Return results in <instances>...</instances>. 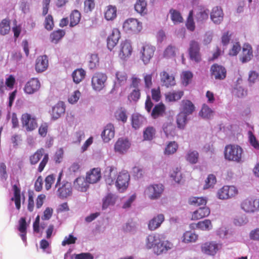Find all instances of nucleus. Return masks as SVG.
I'll return each mask as SVG.
<instances>
[{"label": "nucleus", "instance_id": "nucleus-46", "mask_svg": "<svg viewBox=\"0 0 259 259\" xmlns=\"http://www.w3.org/2000/svg\"><path fill=\"white\" fill-rule=\"evenodd\" d=\"M145 119L141 115H133L132 116V123L133 127L135 129L141 126Z\"/></svg>", "mask_w": 259, "mask_h": 259}, {"label": "nucleus", "instance_id": "nucleus-52", "mask_svg": "<svg viewBox=\"0 0 259 259\" xmlns=\"http://www.w3.org/2000/svg\"><path fill=\"white\" fill-rule=\"evenodd\" d=\"M152 118L156 119L162 115V102L156 105L150 113Z\"/></svg>", "mask_w": 259, "mask_h": 259}, {"label": "nucleus", "instance_id": "nucleus-42", "mask_svg": "<svg viewBox=\"0 0 259 259\" xmlns=\"http://www.w3.org/2000/svg\"><path fill=\"white\" fill-rule=\"evenodd\" d=\"M183 241L185 243L194 242L198 239V235L194 232L187 231L183 236Z\"/></svg>", "mask_w": 259, "mask_h": 259}, {"label": "nucleus", "instance_id": "nucleus-62", "mask_svg": "<svg viewBox=\"0 0 259 259\" xmlns=\"http://www.w3.org/2000/svg\"><path fill=\"white\" fill-rule=\"evenodd\" d=\"M155 134V129L152 127H148L144 132L143 137L145 140H151L154 137Z\"/></svg>", "mask_w": 259, "mask_h": 259}, {"label": "nucleus", "instance_id": "nucleus-51", "mask_svg": "<svg viewBox=\"0 0 259 259\" xmlns=\"http://www.w3.org/2000/svg\"><path fill=\"white\" fill-rule=\"evenodd\" d=\"M196 226L197 228L202 230H209L212 227L211 221L207 219L199 222L196 224Z\"/></svg>", "mask_w": 259, "mask_h": 259}, {"label": "nucleus", "instance_id": "nucleus-59", "mask_svg": "<svg viewBox=\"0 0 259 259\" xmlns=\"http://www.w3.org/2000/svg\"><path fill=\"white\" fill-rule=\"evenodd\" d=\"M118 83L120 85L124 84L127 80V75L124 71H118L116 73Z\"/></svg>", "mask_w": 259, "mask_h": 259}, {"label": "nucleus", "instance_id": "nucleus-32", "mask_svg": "<svg viewBox=\"0 0 259 259\" xmlns=\"http://www.w3.org/2000/svg\"><path fill=\"white\" fill-rule=\"evenodd\" d=\"M18 230L20 232V236L24 242H26L27 223L25 218H21L19 221Z\"/></svg>", "mask_w": 259, "mask_h": 259}, {"label": "nucleus", "instance_id": "nucleus-39", "mask_svg": "<svg viewBox=\"0 0 259 259\" xmlns=\"http://www.w3.org/2000/svg\"><path fill=\"white\" fill-rule=\"evenodd\" d=\"M213 111L207 105L204 104L199 112V115L205 119H210L213 116Z\"/></svg>", "mask_w": 259, "mask_h": 259}, {"label": "nucleus", "instance_id": "nucleus-16", "mask_svg": "<svg viewBox=\"0 0 259 259\" xmlns=\"http://www.w3.org/2000/svg\"><path fill=\"white\" fill-rule=\"evenodd\" d=\"M72 192V185L69 182L63 183L57 190V195L60 198L64 199L71 195Z\"/></svg>", "mask_w": 259, "mask_h": 259}, {"label": "nucleus", "instance_id": "nucleus-53", "mask_svg": "<svg viewBox=\"0 0 259 259\" xmlns=\"http://www.w3.org/2000/svg\"><path fill=\"white\" fill-rule=\"evenodd\" d=\"M65 31L63 30H58L53 31L50 35L51 41L53 42H57L65 35Z\"/></svg>", "mask_w": 259, "mask_h": 259}, {"label": "nucleus", "instance_id": "nucleus-54", "mask_svg": "<svg viewBox=\"0 0 259 259\" xmlns=\"http://www.w3.org/2000/svg\"><path fill=\"white\" fill-rule=\"evenodd\" d=\"M186 25L189 30L193 31L195 30V25L193 20V11L192 10L189 12Z\"/></svg>", "mask_w": 259, "mask_h": 259}, {"label": "nucleus", "instance_id": "nucleus-9", "mask_svg": "<svg viewBox=\"0 0 259 259\" xmlns=\"http://www.w3.org/2000/svg\"><path fill=\"white\" fill-rule=\"evenodd\" d=\"M221 243L215 241L207 242L201 245L202 252L209 255H214L222 248Z\"/></svg>", "mask_w": 259, "mask_h": 259}, {"label": "nucleus", "instance_id": "nucleus-63", "mask_svg": "<svg viewBox=\"0 0 259 259\" xmlns=\"http://www.w3.org/2000/svg\"><path fill=\"white\" fill-rule=\"evenodd\" d=\"M141 96L140 91L139 89H135L128 96V99L131 102H137Z\"/></svg>", "mask_w": 259, "mask_h": 259}, {"label": "nucleus", "instance_id": "nucleus-64", "mask_svg": "<svg viewBox=\"0 0 259 259\" xmlns=\"http://www.w3.org/2000/svg\"><path fill=\"white\" fill-rule=\"evenodd\" d=\"M241 50V46L238 42H236L233 44L231 48L230 49L229 55L230 56H236Z\"/></svg>", "mask_w": 259, "mask_h": 259}, {"label": "nucleus", "instance_id": "nucleus-34", "mask_svg": "<svg viewBox=\"0 0 259 259\" xmlns=\"http://www.w3.org/2000/svg\"><path fill=\"white\" fill-rule=\"evenodd\" d=\"M13 189L14 191V197L11 198V200L15 202L16 208L19 210L21 207L20 189L16 185H14L13 186Z\"/></svg>", "mask_w": 259, "mask_h": 259}, {"label": "nucleus", "instance_id": "nucleus-30", "mask_svg": "<svg viewBox=\"0 0 259 259\" xmlns=\"http://www.w3.org/2000/svg\"><path fill=\"white\" fill-rule=\"evenodd\" d=\"M88 182L83 177H78L74 182L75 189L81 192H85L88 187Z\"/></svg>", "mask_w": 259, "mask_h": 259}, {"label": "nucleus", "instance_id": "nucleus-50", "mask_svg": "<svg viewBox=\"0 0 259 259\" xmlns=\"http://www.w3.org/2000/svg\"><path fill=\"white\" fill-rule=\"evenodd\" d=\"M178 148V145L176 142H170L165 149L164 153L166 155L172 154L177 151Z\"/></svg>", "mask_w": 259, "mask_h": 259}, {"label": "nucleus", "instance_id": "nucleus-14", "mask_svg": "<svg viewBox=\"0 0 259 259\" xmlns=\"http://www.w3.org/2000/svg\"><path fill=\"white\" fill-rule=\"evenodd\" d=\"M40 82L38 78H32L25 84L24 91L27 94H33L40 88Z\"/></svg>", "mask_w": 259, "mask_h": 259}, {"label": "nucleus", "instance_id": "nucleus-43", "mask_svg": "<svg viewBox=\"0 0 259 259\" xmlns=\"http://www.w3.org/2000/svg\"><path fill=\"white\" fill-rule=\"evenodd\" d=\"M116 198L114 196L111 194H108L103 200L102 208L106 209L110 205H113L115 203Z\"/></svg>", "mask_w": 259, "mask_h": 259}, {"label": "nucleus", "instance_id": "nucleus-3", "mask_svg": "<svg viewBox=\"0 0 259 259\" xmlns=\"http://www.w3.org/2000/svg\"><path fill=\"white\" fill-rule=\"evenodd\" d=\"M122 27L126 32L131 34H138L143 28L142 23L137 19L133 18L125 20L123 23Z\"/></svg>", "mask_w": 259, "mask_h": 259}, {"label": "nucleus", "instance_id": "nucleus-48", "mask_svg": "<svg viewBox=\"0 0 259 259\" xmlns=\"http://www.w3.org/2000/svg\"><path fill=\"white\" fill-rule=\"evenodd\" d=\"M10 30V21L3 19L0 23V33L2 35L8 34Z\"/></svg>", "mask_w": 259, "mask_h": 259}, {"label": "nucleus", "instance_id": "nucleus-37", "mask_svg": "<svg viewBox=\"0 0 259 259\" xmlns=\"http://www.w3.org/2000/svg\"><path fill=\"white\" fill-rule=\"evenodd\" d=\"M188 202L191 205L199 206L205 205L207 200L206 198L202 197H191L189 198Z\"/></svg>", "mask_w": 259, "mask_h": 259}, {"label": "nucleus", "instance_id": "nucleus-55", "mask_svg": "<svg viewBox=\"0 0 259 259\" xmlns=\"http://www.w3.org/2000/svg\"><path fill=\"white\" fill-rule=\"evenodd\" d=\"M170 176L175 182L179 183L182 178L180 168L177 167L174 168Z\"/></svg>", "mask_w": 259, "mask_h": 259}, {"label": "nucleus", "instance_id": "nucleus-15", "mask_svg": "<svg viewBox=\"0 0 259 259\" xmlns=\"http://www.w3.org/2000/svg\"><path fill=\"white\" fill-rule=\"evenodd\" d=\"M161 187L158 185H152L148 187L144 191L145 195L150 199H155L160 196Z\"/></svg>", "mask_w": 259, "mask_h": 259}, {"label": "nucleus", "instance_id": "nucleus-26", "mask_svg": "<svg viewBox=\"0 0 259 259\" xmlns=\"http://www.w3.org/2000/svg\"><path fill=\"white\" fill-rule=\"evenodd\" d=\"M223 12L222 9L218 6L214 7L210 14L211 20L215 24H220L223 19Z\"/></svg>", "mask_w": 259, "mask_h": 259}, {"label": "nucleus", "instance_id": "nucleus-57", "mask_svg": "<svg viewBox=\"0 0 259 259\" xmlns=\"http://www.w3.org/2000/svg\"><path fill=\"white\" fill-rule=\"evenodd\" d=\"M170 14L171 19L174 23H181L183 21V19L178 11L171 9L170 10Z\"/></svg>", "mask_w": 259, "mask_h": 259}, {"label": "nucleus", "instance_id": "nucleus-40", "mask_svg": "<svg viewBox=\"0 0 259 259\" xmlns=\"http://www.w3.org/2000/svg\"><path fill=\"white\" fill-rule=\"evenodd\" d=\"M162 223V215L158 214L149 221L148 227L151 230H154L160 227Z\"/></svg>", "mask_w": 259, "mask_h": 259}, {"label": "nucleus", "instance_id": "nucleus-2", "mask_svg": "<svg viewBox=\"0 0 259 259\" xmlns=\"http://www.w3.org/2000/svg\"><path fill=\"white\" fill-rule=\"evenodd\" d=\"M243 149L237 145H228L225 147L224 156L229 161L240 162L241 161Z\"/></svg>", "mask_w": 259, "mask_h": 259}, {"label": "nucleus", "instance_id": "nucleus-38", "mask_svg": "<svg viewBox=\"0 0 259 259\" xmlns=\"http://www.w3.org/2000/svg\"><path fill=\"white\" fill-rule=\"evenodd\" d=\"M81 14L77 10H73L70 15V26L73 27L78 24L80 20Z\"/></svg>", "mask_w": 259, "mask_h": 259}, {"label": "nucleus", "instance_id": "nucleus-28", "mask_svg": "<svg viewBox=\"0 0 259 259\" xmlns=\"http://www.w3.org/2000/svg\"><path fill=\"white\" fill-rule=\"evenodd\" d=\"M104 17L108 20H113L117 17V8L115 6L109 5L104 10Z\"/></svg>", "mask_w": 259, "mask_h": 259}, {"label": "nucleus", "instance_id": "nucleus-36", "mask_svg": "<svg viewBox=\"0 0 259 259\" xmlns=\"http://www.w3.org/2000/svg\"><path fill=\"white\" fill-rule=\"evenodd\" d=\"M73 81L76 83H79L85 77V71L80 68L75 70L72 74Z\"/></svg>", "mask_w": 259, "mask_h": 259}, {"label": "nucleus", "instance_id": "nucleus-10", "mask_svg": "<svg viewBox=\"0 0 259 259\" xmlns=\"http://www.w3.org/2000/svg\"><path fill=\"white\" fill-rule=\"evenodd\" d=\"M105 74L100 72L95 73L92 78V85L95 91H100L105 86V82L107 80Z\"/></svg>", "mask_w": 259, "mask_h": 259}, {"label": "nucleus", "instance_id": "nucleus-21", "mask_svg": "<svg viewBox=\"0 0 259 259\" xmlns=\"http://www.w3.org/2000/svg\"><path fill=\"white\" fill-rule=\"evenodd\" d=\"M101 178V170L99 168H94L86 175V180L90 184L98 182Z\"/></svg>", "mask_w": 259, "mask_h": 259}, {"label": "nucleus", "instance_id": "nucleus-24", "mask_svg": "<svg viewBox=\"0 0 259 259\" xmlns=\"http://www.w3.org/2000/svg\"><path fill=\"white\" fill-rule=\"evenodd\" d=\"M253 57V52L251 46L247 44H244L242 49V54L240 57V61L244 63L249 61Z\"/></svg>", "mask_w": 259, "mask_h": 259}, {"label": "nucleus", "instance_id": "nucleus-18", "mask_svg": "<svg viewBox=\"0 0 259 259\" xmlns=\"http://www.w3.org/2000/svg\"><path fill=\"white\" fill-rule=\"evenodd\" d=\"M117 168L114 166H107L104 171V178L106 184H113Z\"/></svg>", "mask_w": 259, "mask_h": 259}, {"label": "nucleus", "instance_id": "nucleus-7", "mask_svg": "<svg viewBox=\"0 0 259 259\" xmlns=\"http://www.w3.org/2000/svg\"><path fill=\"white\" fill-rule=\"evenodd\" d=\"M130 180V176L127 171L122 170L119 172L115 182L117 188L121 192L126 190L128 186Z\"/></svg>", "mask_w": 259, "mask_h": 259}, {"label": "nucleus", "instance_id": "nucleus-47", "mask_svg": "<svg viewBox=\"0 0 259 259\" xmlns=\"http://www.w3.org/2000/svg\"><path fill=\"white\" fill-rule=\"evenodd\" d=\"M188 116V115H186L180 111L179 114L178 115L177 118V122L178 127L180 128H183L185 127L187 121Z\"/></svg>", "mask_w": 259, "mask_h": 259}, {"label": "nucleus", "instance_id": "nucleus-23", "mask_svg": "<svg viewBox=\"0 0 259 259\" xmlns=\"http://www.w3.org/2000/svg\"><path fill=\"white\" fill-rule=\"evenodd\" d=\"M130 147V143L126 139L119 138L115 144L114 149L116 152L123 153L127 151Z\"/></svg>", "mask_w": 259, "mask_h": 259}, {"label": "nucleus", "instance_id": "nucleus-5", "mask_svg": "<svg viewBox=\"0 0 259 259\" xmlns=\"http://www.w3.org/2000/svg\"><path fill=\"white\" fill-rule=\"evenodd\" d=\"M238 193L237 189L234 186H224L217 192V197L221 200L232 198Z\"/></svg>", "mask_w": 259, "mask_h": 259}, {"label": "nucleus", "instance_id": "nucleus-6", "mask_svg": "<svg viewBox=\"0 0 259 259\" xmlns=\"http://www.w3.org/2000/svg\"><path fill=\"white\" fill-rule=\"evenodd\" d=\"M21 120L22 126L28 132L34 130L37 126L36 118L29 113L23 114Z\"/></svg>", "mask_w": 259, "mask_h": 259}, {"label": "nucleus", "instance_id": "nucleus-49", "mask_svg": "<svg viewBox=\"0 0 259 259\" xmlns=\"http://www.w3.org/2000/svg\"><path fill=\"white\" fill-rule=\"evenodd\" d=\"M216 182L217 179L215 176L213 174L209 175L205 180V184L204 185L203 189H207L209 188H213Z\"/></svg>", "mask_w": 259, "mask_h": 259}, {"label": "nucleus", "instance_id": "nucleus-61", "mask_svg": "<svg viewBox=\"0 0 259 259\" xmlns=\"http://www.w3.org/2000/svg\"><path fill=\"white\" fill-rule=\"evenodd\" d=\"M193 77L192 73L189 71H183L181 75V78L183 84L187 85L191 80Z\"/></svg>", "mask_w": 259, "mask_h": 259}, {"label": "nucleus", "instance_id": "nucleus-8", "mask_svg": "<svg viewBox=\"0 0 259 259\" xmlns=\"http://www.w3.org/2000/svg\"><path fill=\"white\" fill-rule=\"evenodd\" d=\"M241 207L246 212H254L259 208V199L247 198L241 202Z\"/></svg>", "mask_w": 259, "mask_h": 259}, {"label": "nucleus", "instance_id": "nucleus-56", "mask_svg": "<svg viewBox=\"0 0 259 259\" xmlns=\"http://www.w3.org/2000/svg\"><path fill=\"white\" fill-rule=\"evenodd\" d=\"M248 219L245 214L237 216L234 220V223L236 226H241L248 223Z\"/></svg>", "mask_w": 259, "mask_h": 259}, {"label": "nucleus", "instance_id": "nucleus-17", "mask_svg": "<svg viewBox=\"0 0 259 259\" xmlns=\"http://www.w3.org/2000/svg\"><path fill=\"white\" fill-rule=\"evenodd\" d=\"M211 74L215 79L222 80L226 76V70L221 65L213 64L210 68Z\"/></svg>", "mask_w": 259, "mask_h": 259}, {"label": "nucleus", "instance_id": "nucleus-13", "mask_svg": "<svg viewBox=\"0 0 259 259\" xmlns=\"http://www.w3.org/2000/svg\"><path fill=\"white\" fill-rule=\"evenodd\" d=\"M120 38V32L118 28H114L111 33L107 37V46L108 49L111 51L117 44Z\"/></svg>", "mask_w": 259, "mask_h": 259}, {"label": "nucleus", "instance_id": "nucleus-58", "mask_svg": "<svg viewBox=\"0 0 259 259\" xmlns=\"http://www.w3.org/2000/svg\"><path fill=\"white\" fill-rule=\"evenodd\" d=\"M233 94L239 98H242L247 94V91L240 85H236L233 90Z\"/></svg>", "mask_w": 259, "mask_h": 259}, {"label": "nucleus", "instance_id": "nucleus-25", "mask_svg": "<svg viewBox=\"0 0 259 259\" xmlns=\"http://www.w3.org/2000/svg\"><path fill=\"white\" fill-rule=\"evenodd\" d=\"M209 14L208 9L204 7L200 8L195 15V20L198 23L202 24L208 19Z\"/></svg>", "mask_w": 259, "mask_h": 259}, {"label": "nucleus", "instance_id": "nucleus-45", "mask_svg": "<svg viewBox=\"0 0 259 259\" xmlns=\"http://www.w3.org/2000/svg\"><path fill=\"white\" fill-rule=\"evenodd\" d=\"M115 117L118 121L125 123L127 121V116L126 110L123 108L118 109L114 113Z\"/></svg>", "mask_w": 259, "mask_h": 259}, {"label": "nucleus", "instance_id": "nucleus-33", "mask_svg": "<svg viewBox=\"0 0 259 259\" xmlns=\"http://www.w3.org/2000/svg\"><path fill=\"white\" fill-rule=\"evenodd\" d=\"M65 108L62 103H59L56 104L52 109V117L55 119H58L62 114L65 113Z\"/></svg>", "mask_w": 259, "mask_h": 259}, {"label": "nucleus", "instance_id": "nucleus-19", "mask_svg": "<svg viewBox=\"0 0 259 259\" xmlns=\"http://www.w3.org/2000/svg\"><path fill=\"white\" fill-rule=\"evenodd\" d=\"M199 50L200 48L198 43L194 40L191 41L189 50V55L191 60L196 62H199L200 60Z\"/></svg>", "mask_w": 259, "mask_h": 259}, {"label": "nucleus", "instance_id": "nucleus-1", "mask_svg": "<svg viewBox=\"0 0 259 259\" xmlns=\"http://www.w3.org/2000/svg\"><path fill=\"white\" fill-rule=\"evenodd\" d=\"M42 157V159L39 163L37 167V170L38 172H41L48 163L49 159V154L45 153V149L41 148L37 149L33 154L31 155L29 158L30 164L34 165L36 164Z\"/></svg>", "mask_w": 259, "mask_h": 259}, {"label": "nucleus", "instance_id": "nucleus-12", "mask_svg": "<svg viewBox=\"0 0 259 259\" xmlns=\"http://www.w3.org/2000/svg\"><path fill=\"white\" fill-rule=\"evenodd\" d=\"M155 51V47L149 45H145L142 47L140 50V58L144 64L149 62L154 55Z\"/></svg>", "mask_w": 259, "mask_h": 259}, {"label": "nucleus", "instance_id": "nucleus-41", "mask_svg": "<svg viewBox=\"0 0 259 259\" xmlns=\"http://www.w3.org/2000/svg\"><path fill=\"white\" fill-rule=\"evenodd\" d=\"M176 80L172 74H169L166 72H163V86L167 87L175 84Z\"/></svg>", "mask_w": 259, "mask_h": 259}, {"label": "nucleus", "instance_id": "nucleus-27", "mask_svg": "<svg viewBox=\"0 0 259 259\" xmlns=\"http://www.w3.org/2000/svg\"><path fill=\"white\" fill-rule=\"evenodd\" d=\"M195 110V106L193 103L188 100H183L181 102L180 111L186 115H191Z\"/></svg>", "mask_w": 259, "mask_h": 259}, {"label": "nucleus", "instance_id": "nucleus-44", "mask_svg": "<svg viewBox=\"0 0 259 259\" xmlns=\"http://www.w3.org/2000/svg\"><path fill=\"white\" fill-rule=\"evenodd\" d=\"M198 157L199 153L195 150L189 151L186 155V160L192 164L196 163L198 162Z\"/></svg>", "mask_w": 259, "mask_h": 259}, {"label": "nucleus", "instance_id": "nucleus-29", "mask_svg": "<svg viewBox=\"0 0 259 259\" xmlns=\"http://www.w3.org/2000/svg\"><path fill=\"white\" fill-rule=\"evenodd\" d=\"M210 209L207 207H200L193 212L192 215V220H199L207 217L210 214Z\"/></svg>", "mask_w": 259, "mask_h": 259}, {"label": "nucleus", "instance_id": "nucleus-22", "mask_svg": "<svg viewBox=\"0 0 259 259\" xmlns=\"http://www.w3.org/2000/svg\"><path fill=\"white\" fill-rule=\"evenodd\" d=\"M115 135L114 127L112 124H108L101 134V137L103 141L105 143L109 142L112 139Z\"/></svg>", "mask_w": 259, "mask_h": 259}, {"label": "nucleus", "instance_id": "nucleus-31", "mask_svg": "<svg viewBox=\"0 0 259 259\" xmlns=\"http://www.w3.org/2000/svg\"><path fill=\"white\" fill-rule=\"evenodd\" d=\"M147 4L145 0H137L135 4V11L141 16H145L147 14Z\"/></svg>", "mask_w": 259, "mask_h": 259}, {"label": "nucleus", "instance_id": "nucleus-20", "mask_svg": "<svg viewBox=\"0 0 259 259\" xmlns=\"http://www.w3.org/2000/svg\"><path fill=\"white\" fill-rule=\"evenodd\" d=\"M48 67V60L46 55L40 56L36 60L35 69L37 72L45 71Z\"/></svg>", "mask_w": 259, "mask_h": 259}, {"label": "nucleus", "instance_id": "nucleus-35", "mask_svg": "<svg viewBox=\"0 0 259 259\" xmlns=\"http://www.w3.org/2000/svg\"><path fill=\"white\" fill-rule=\"evenodd\" d=\"M184 95L183 91H174L165 94L166 101L174 102L180 100Z\"/></svg>", "mask_w": 259, "mask_h": 259}, {"label": "nucleus", "instance_id": "nucleus-60", "mask_svg": "<svg viewBox=\"0 0 259 259\" xmlns=\"http://www.w3.org/2000/svg\"><path fill=\"white\" fill-rule=\"evenodd\" d=\"M176 55V48L171 45L168 46L163 53V57L170 58H173Z\"/></svg>", "mask_w": 259, "mask_h": 259}, {"label": "nucleus", "instance_id": "nucleus-4", "mask_svg": "<svg viewBox=\"0 0 259 259\" xmlns=\"http://www.w3.org/2000/svg\"><path fill=\"white\" fill-rule=\"evenodd\" d=\"M147 247L153 248V251L157 255L162 253V242L159 235L149 236L147 238Z\"/></svg>", "mask_w": 259, "mask_h": 259}, {"label": "nucleus", "instance_id": "nucleus-11", "mask_svg": "<svg viewBox=\"0 0 259 259\" xmlns=\"http://www.w3.org/2000/svg\"><path fill=\"white\" fill-rule=\"evenodd\" d=\"M133 52V48L131 42L128 40L122 41L120 45L118 56L123 60H125L128 58Z\"/></svg>", "mask_w": 259, "mask_h": 259}]
</instances>
